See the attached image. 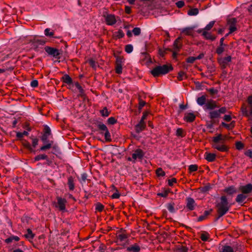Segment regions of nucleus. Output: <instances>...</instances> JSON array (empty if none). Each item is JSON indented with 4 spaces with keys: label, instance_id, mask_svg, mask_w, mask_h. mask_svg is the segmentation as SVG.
<instances>
[{
    "label": "nucleus",
    "instance_id": "nucleus-36",
    "mask_svg": "<svg viewBox=\"0 0 252 252\" xmlns=\"http://www.w3.org/2000/svg\"><path fill=\"white\" fill-rule=\"evenodd\" d=\"M145 124H141L138 123L136 126V131L137 132H140L143 130L145 129Z\"/></svg>",
    "mask_w": 252,
    "mask_h": 252
},
{
    "label": "nucleus",
    "instance_id": "nucleus-24",
    "mask_svg": "<svg viewBox=\"0 0 252 252\" xmlns=\"http://www.w3.org/2000/svg\"><path fill=\"white\" fill-rule=\"evenodd\" d=\"M205 158L209 162H212L215 160L216 155L215 154L206 152Z\"/></svg>",
    "mask_w": 252,
    "mask_h": 252
},
{
    "label": "nucleus",
    "instance_id": "nucleus-30",
    "mask_svg": "<svg viewBox=\"0 0 252 252\" xmlns=\"http://www.w3.org/2000/svg\"><path fill=\"white\" fill-rule=\"evenodd\" d=\"M99 112L101 116L103 117H108L110 113L106 107H104L102 110H100Z\"/></svg>",
    "mask_w": 252,
    "mask_h": 252
},
{
    "label": "nucleus",
    "instance_id": "nucleus-39",
    "mask_svg": "<svg viewBox=\"0 0 252 252\" xmlns=\"http://www.w3.org/2000/svg\"><path fill=\"white\" fill-rule=\"evenodd\" d=\"M170 192V189H164L163 191L161 192L158 193V195L162 197H166L167 196L168 193Z\"/></svg>",
    "mask_w": 252,
    "mask_h": 252
},
{
    "label": "nucleus",
    "instance_id": "nucleus-12",
    "mask_svg": "<svg viewBox=\"0 0 252 252\" xmlns=\"http://www.w3.org/2000/svg\"><path fill=\"white\" fill-rule=\"evenodd\" d=\"M217 108H219V106H218L215 101L212 99H207L205 105L204 106L205 110H213Z\"/></svg>",
    "mask_w": 252,
    "mask_h": 252
},
{
    "label": "nucleus",
    "instance_id": "nucleus-58",
    "mask_svg": "<svg viewBox=\"0 0 252 252\" xmlns=\"http://www.w3.org/2000/svg\"><path fill=\"white\" fill-rule=\"evenodd\" d=\"M223 51H224V48H223V46H220L216 49V53L219 55L221 54Z\"/></svg>",
    "mask_w": 252,
    "mask_h": 252
},
{
    "label": "nucleus",
    "instance_id": "nucleus-2",
    "mask_svg": "<svg viewBox=\"0 0 252 252\" xmlns=\"http://www.w3.org/2000/svg\"><path fill=\"white\" fill-rule=\"evenodd\" d=\"M173 69L171 65L164 64L158 65L154 67L151 71V73L155 77L165 75Z\"/></svg>",
    "mask_w": 252,
    "mask_h": 252
},
{
    "label": "nucleus",
    "instance_id": "nucleus-6",
    "mask_svg": "<svg viewBox=\"0 0 252 252\" xmlns=\"http://www.w3.org/2000/svg\"><path fill=\"white\" fill-rule=\"evenodd\" d=\"M57 202H54L55 207L58 208L60 211L64 212L66 211V204L67 200L65 198H62L61 197H57Z\"/></svg>",
    "mask_w": 252,
    "mask_h": 252
},
{
    "label": "nucleus",
    "instance_id": "nucleus-59",
    "mask_svg": "<svg viewBox=\"0 0 252 252\" xmlns=\"http://www.w3.org/2000/svg\"><path fill=\"white\" fill-rule=\"evenodd\" d=\"M177 183V180L176 178H172L168 180V184L169 186H172L174 183Z\"/></svg>",
    "mask_w": 252,
    "mask_h": 252
},
{
    "label": "nucleus",
    "instance_id": "nucleus-9",
    "mask_svg": "<svg viewBox=\"0 0 252 252\" xmlns=\"http://www.w3.org/2000/svg\"><path fill=\"white\" fill-rule=\"evenodd\" d=\"M103 16L105 18L106 23L108 25L112 26L117 22L116 17L113 14H106V15H104Z\"/></svg>",
    "mask_w": 252,
    "mask_h": 252
},
{
    "label": "nucleus",
    "instance_id": "nucleus-7",
    "mask_svg": "<svg viewBox=\"0 0 252 252\" xmlns=\"http://www.w3.org/2000/svg\"><path fill=\"white\" fill-rule=\"evenodd\" d=\"M237 22L236 18L228 17L227 19V24L229 26V33H232L237 30L236 24Z\"/></svg>",
    "mask_w": 252,
    "mask_h": 252
},
{
    "label": "nucleus",
    "instance_id": "nucleus-38",
    "mask_svg": "<svg viewBox=\"0 0 252 252\" xmlns=\"http://www.w3.org/2000/svg\"><path fill=\"white\" fill-rule=\"evenodd\" d=\"M215 21H211L208 24L206 25V26L205 27V28L201 31H210L214 26L215 24Z\"/></svg>",
    "mask_w": 252,
    "mask_h": 252
},
{
    "label": "nucleus",
    "instance_id": "nucleus-51",
    "mask_svg": "<svg viewBox=\"0 0 252 252\" xmlns=\"http://www.w3.org/2000/svg\"><path fill=\"white\" fill-rule=\"evenodd\" d=\"M108 124L110 125H114L117 123V120L114 117H110L107 120Z\"/></svg>",
    "mask_w": 252,
    "mask_h": 252
},
{
    "label": "nucleus",
    "instance_id": "nucleus-15",
    "mask_svg": "<svg viewBox=\"0 0 252 252\" xmlns=\"http://www.w3.org/2000/svg\"><path fill=\"white\" fill-rule=\"evenodd\" d=\"M45 51L50 55L53 56L55 58H58L60 55L59 50L57 49L50 47H46L45 48Z\"/></svg>",
    "mask_w": 252,
    "mask_h": 252
},
{
    "label": "nucleus",
    "instance_id": "nucleus-3",
    "mask_svg": "<svg viewBox=\"0 0 252 252\" xmlns=\"http://www.w3.org/2000/svg\"><path fill=\"white\" fill-rule=\"evenodd\" d=\"M248 106L243 104L241 108L243 115L247 117L249 120L252 121V95H249L247 98Z\"/></svg>",
    "mask_w": 252,
    "mask_h": 252
},
{
    "label": "nucleus",
    "instance_id": "nucleus-25",
    "mask_svg": "<svg viewBox=\"0 0 252 252\" xmlns=\"http://www.w3.org/2000/svg\"><path fill=\"white\" fill-rule=\"evenodd\" d=\"M224 192L226 193L227 194L232 195L235 193L237 192L236 188L233 186H229L224 189Z\"/></svg>",
    "mask_w": 252,
    "mask_h": 252
},
{
    "label": "nucleus",
    "instance_id": "nucleus-18",
    "mask_svg": "<svg viewBox=\"0 0 252 252\" xmlns=\"http://www.w3.org/2000/svg\"><path fill=\"white\" fill-rule=\"evenodd\" d=\"M195 206L194 200L191 197L187 198V208L190 211L194 210Z\"/></svg>",
    "mask_w": 252,
    "mask_h": 252
},
{
    "label": "nucleus",
    "instance_id": "nucleus-31",
    "mask_svg": "<svg viewBox=\"0 0 252 252\" xmlns=\"http://www.w3.org/2000/svg\"><path fill=\"white\" fill-rule=\"evenodd\" d=\"M53 144V141H51L50 142L47 143L46 145H44L41 146L40 148V150L41 151H44L46 150L49 149L51 148Z\"/></svg>",
    "mask_w": 252,
    "mask_h": 252
},
{
    "label": "nucleus",
    "instance_id": "nucleus-40",
    "mask_svg": "<svg viewBox=\"0 0 252 252\" xmlns=\"http://www.w3.org/2000/svg\"><path fill=\"white\" fill-rule=\"evenodd\" d=\"M222 135L221 134L213 137V143L220 142V141L223 140Z\"/></svg>",
    "mask_w": 252,
    "mask_h": 252
},
{
    "label": "nucleus",
    "instance_id": "nucleus-55",
    "mask_svg": "<svg viewBox=\"0 0 252 252\" xmlns=\"http://www.w3.org/2000/svg\"><path fill=\"white\" fill-rule=\"evenodd\" d=\"M198 169V167L195 164H192L189 166V169L190 172L196 171Z\"/></svg>",
    "mask_w": 252,
    "mask_h": 252
},
{
    "label": "nucleus",
    "instance_id": "nucleus-52",
    "mask_svg": "<svg viewBox=\"0 0 252 252\" xmlns=\"http://www.w3.org/2000/svg\"><path fill=\"white\" fill-rule=\"evenodd\" d=\"M188 249L184 246H181L177 249V252H187Z\"/></svg>",
    "mask_w": 252,
    "mask_h": 252
},
{
    "label": "nucleus",
    "instance_id": "nucleus-44",
    "mask_svg": "<svg viewBox=\"0 0 252 252\" xmlns=\"http://www.w3.org/2000/svg\"><path fill=\"white\" fill-rule=\"evenodd\" d=\"M128 236L126 234H120L117 236V238L120 241L122 242L127 238Z\"/></svg>",
    "mask_w": 252,
    "mask_h": 252
},
{
    "label": "nucleus",
    "instance_id": "nucleus-56",
    "mask_svg": "<svg viewBox=\"0 0 252 252\" xmlns=\"http://www.w3.org/2000/svg\"><path fill=\"white\" fill-rule=\"evenodd\" d=\"M88 63L90 65L94 68H95L96 67V62L93 59H90L88 61Z\"/></svg>",
    "mask_w": 252,
    "mask_h": 252
},
{
    "label": "nucleus",
    "instance_id": "nucleus-32",
    "mask_svg": "<svg viewBox=\"0 0 252 252\" xmlns=\"http://www.w3.org/2000/svg\"><path fill=\"white\" fill-rule=\"evenodd\" d=\"M20 240L19 237L17 236H12L5 240V243L9 244L13 241H18Z\"/></svg>",
    "mask_w": 252,
    "mask_h": 252
},
{
    "label": "nucleus",
    "instance_id": "nucleus-57",
    "mask_svg": "<svg viewBox=\"0 0 252 252\" xmlns=\"http://www.w3.org/2000/svg\"><path fill=\"white\" fill-rule=\"evenodd\" d=\"M125 34L122 30H119L117 32H116V36L118 38H122L124 36Z\"/></svg>",
    "mask_w": 252,
    "mask_h": 252
},
{
    "label": "nucleus",
    "instance_id": "nucleus-29",
    "mask_svg": "<svg viewBox=\"0 0 252 252\" xmlns=\"http://www.w3.org/2000/svg\"><path fill=\"white\" fill-rule=\"evenodd\" d=\"M235 121H232L231 122L230 124H226L224 122H222L221 123V125L225 127L226 128L228 129H232L233 128L234 126H235Z\"/></svg>",
    "mask_w": 252,
    "mask_h": 252
},
{
    "label": "nucleus",
    "instance_id": "nucleus-43",
    "mask_svg": "<svg viewBox=\"0 0 252 252\" xmlns=\"http://www.w3.org/2000/svg\"><path fill=\"white\" fill-rule=\"evenodd\" d=\"M209 234L207 232H205L201 234L200 238L202 241L205 242V241H208V240L209 239Z\"/></svg>",
    "mask_w": 252,
    "mask_h": 252
},
{
    "label": "nucleus",
    "instance_id": "nucleus-26",
    "mask_svg": "<svg viewBox=\"0 0 252 252\" xmlns=\"http://www.w3.org/2000/svg\"><path fill=\"white\" fill-rule=\"evenodd\" d=\"M220 252H234V249L230 246L224 245L222 246Z\"/></svg>",
    "mask_w": 252,
    "mask_h": 252
},
{
    "label": "nucleus",
    "instance_id": "nucleus-46",
    "mask_svg": "<svg viewBox=\"0 0 252 252\" xmlns=\"http://www.w3.org/2000/svg\"><path fill=\"white\" fill-rule=\"evenodd\" d=\"M29 134V133L27 131H24L22 132H18L16 133V136L18 138H21L24 137L25 135H28Z\"/></svg>",
    "mask_w": 252,
    "mask_h": 252
},
{
    "label": "nucleus",
    "instance_id": "nucleus-42",
    "mask_svg": "<svg viewBox=\"0 0 252 252\" xmlns=\"http://www.w3.org/2000/svg\"><path fill=\"white\" fill-rule=\"evenodd\" d=\"M187 77L186 73L184 71H180L178 74V79L180 81L183 80Z\"/></svg>",
    "mask_w": 252,
    "mask_h": 252
},
{
    "label": "nucleus",
    "instance_id": "nucleus-64",
    "mask_svg": "<svg viewBox=\"0 0 252 252\" xmlns=\"http://www.w3.org/2000/svg\"><path fill=\"white\" fill-rule=\"evenodd\" d=\"M176 4L178 8H182L184 6L185 3L183 1L180 0V1H177L176 3Z\"/></svg>",
    "mask_w": 252,
    "mask_h": 252
},
{
    "label": "nucleus",
    "instance_id": "nucleus-4",
    "mask_svg": "<svg viewBox=\"0 0 252 252\" xmlns=\"http://www.w3.org/2000/svg\"><path fill=\"white\" fill-rule=\"evenodd\" d=\"M62 80L63 83L73 88L74 90L78 91L80 93H84L82 86L78 82L73 83L71 78L68 74L64 75L62 77Z\"/></svg>",
    "mask_w": 252,
    "mask_h": 252
},
{
    "label": "nucleus",
    "instance_id": "nucleus-62",
    "mask_svg": "<svg viewBox=\"0 0 252 252\" xmlns=\"http://www.w3.org/2000/svg\"><path fill=\"white\" fill-rule=\"evenodd\" d=\"M87 178V174L86 173H84L81 175V182H85Z\"/></svg>",
    "mask_w": 252,
    "mask_h": 252
},
{
    "label": "nucleus",
    "instance_id": "nucleus-48",
    "mask_svg": "<svg viewBox=\"0 0 252 252\" xmlns=\"http://www.w3.org/2000/svg\"><path fill=\"white\" fill-rule=\"evenodd\" d=\"M145 104H146V102L144 100H143L141 99H140V98H139L138 110L139 111H140L141 110V109L145 106Z\"/></svg>",
    "mask_w": 252,
    "mask_h": 252
},
{
    "label": "nucleus",
    "instance_id": "nucleus-63",
    "mask_svg": "<svg viewBox=\"0 0 252 252\" xmlns=\"http://www.w3.org/2000/svg\"><path fill=\"white\" fill-rule=\"evenodd\" d=\"M223 119L225 121L229 122L231 121L232 118L230 115H225Z\"/></svg>",
    "mask_w": 252,
    "mask_h": 252
},
{
    "label": "nucleus",
    "instance_id": "nucleus-33",
    "mask_svg": "<svg viewBox=\"0 0 252 252\" xmlns=\"http://www.w3.org/2000/svg\"><path fill=\"white\" fill-rule=\"evenodd\" d=\"M44 34L46 36L55 37L54 36V32L49 28H47L44 30Z\"/></svg>",
    "mask_w": 252,
    "mask_h": 252
},
{
    "label": "nucleus",
    "instance_id": "nucleus-50",
    "mask_svg": "<svg viewBox=\"0 0 252 252\" xmlns=\"http://www.w3.org/2000/svg\"><path fill=\"white\" fill-rule=\"evenodd\" d=\"M51 134V129L49 126H46L44 129V134L43 135H46L49 136Z\"/></svg>",
    "mask_w": 252,
    "mask_h": 252
},
{
    "label": "nucleus",
    "instance_id": "nucleus-21",
    "mask_svg": "<svg viewBox=\"0 0 252 252\" xmlns=\"http://www.w3.org/2000/svg\"><path fill=\"white\" fill-rule=\"evenodd\" d=\"M195 119V115L193 113H186L185 114L184 120L189 123L192 122Z\"/></svg>",
    "mask_w": 252,
    "mask_h": 252
},
{
    "label": "nucleus",
    "instance_id": "nucleus-41",
    "mask_svg": "<svg viewBox=\"0 0 252 252\" xmlns=\"http://www.w3.org/2000/svg\"><path fill=\"white\" fill-rule=\"evenodd\" d=\"M166 208L170 213L175 212L174 204L173 203H168L167 204Z\"/></svg>",
    "mask_w": 252,
    "mask_h": 252
},
{
    "label": "nucleus",
    "instance_id": "nucleus-53",
    "mask_svg": "<svg viewBox=\"0 0 252 252\" xmlns=\"http://www.w3.org/2000/svg\"><path fill=\"white\" fill-rule=\"evenodd\" d=\"M132 32L134 35H139L141 33V29L139 28H134L132 30Z\"/></svg>",
    "mask_w": 252,
    "mask_h": 252
},
{
    "label": "nucleus",
    "instance_id": "nucleus-34",
    "mask_svg": "<svg viewBox=\"0 0 252 252\" xmlns=\"http://www.w3.org/2000/svg\"><path fill=\"white\" fill-rule=\"evenodd\" d=\"M48 157L45 154H40L36 156L34 158V161H39L40 160L47 159Z\"/></svg>",
    "mask_w": 252,
    "mask_h": 252
},
{
    "label": "nucleus",
    "instance_id": "nucleus-54",
    "mask_svg": "<svg viewBox=\"0 0 252 252\" xmlns=\"http://www.w3.org/2000/svg\"><path fill=\"white\" fill-rule=\"evenodd\" d=\"M236 148L237 149L240 150L243 148L244 144L240 141H237L235 144Z\"/></svg>",
    "mask_w": 252,
    "mask_h": 252
},
{
    "label": "nucleus",
    "instance_id": "nucleus-47",
    "mask_svg": "<svg viewBox=\"0 0 252 252\" xmlns=\"http://www.w3.org/2000/svg\"><path fill=\"white\" fill-rule=\"evenodd\" d=\"M181 47L180 43V38H178L175 40L174 43V47L176 49H179Z\"/></svg>",
    "mask_w": 252,
    "mask_h": 252
},
{
    "label": "nucleus",
    "instance_id": "nucleus-19",
    "mask_svg": "<svg viewBox=\"0 0 252 252\" xmlns=\"http://www.w3.org/2000/svg\"><path fill=\"white\" fill-rule=\"evenodd\" d=\"M247 195H245L243 193H240L237 195L235 199V201L237 203L240 204H244L245 202V200L248 197Z\"/></svg>",
    "mask_w": 252,
    "mask_h": 252
},
{
    "label": "nucleus",
    "instance_id": "nucleus-1",
    "mask_svg": "<svg viewBox=\"0 0 252 252\" xmlns=\"http://www.w3.org/2000/svg\"><path fill=\"white\" fill-rule=\"evenodd\" d=\"M230 206L231 205L229 204L226 196H221L220 198V202L217 205L218 216L216 220H218L220 218L225 215L228 212Z\"/></svg>",
    "mask_w": 252,
    "mask_h": 252
},
{
    "label": "nucleus",
    "instance_id": "nucleus-28",
    "mask_svg": "<svg viewBox=\"0 0 252 252\" xmlns=\"http://www.w3.org/2000/svg\"><path fill=\"white\" fill-rule=\"evenodd\" d=\"M182 32L187 35H191L193 34V29L192 28H186L182 30Z\"/></svg>",
    "mask_w": 252,
    "mask_h": 252
},
{
    "label": "nucleus",
    "instance_id": "nucleus-22",
    "mask_svg": "<svg viewBox=\"0 0 252 252\" xmlns=\"http://www.w3.org/2000/svg\"><path fill=\"white\" fill-rule=\"evenodd\" d=\"M45 43V41L42 39H34L32 41V45L34 48H37L38 45H43Z\"/></svg>",
    "mask_w": 252,
    "mask_h": 252
},
{
    "label": "nucleus",
    "instance_id": "nucleus-17",
    "mask_svg": "<svg viewBox=\"0 0 252 252\" xmlns=\"http://www.w3.org/2000/svg\"><path fill=\"white\" fill-rule=\"evenodd\" d=\"M202 32V35L205 39L207 40H210L211 41H214L216 39V36L213 35L208 31H198V32Z\"/></svg>",
    "mask_w": 252,
    "mask_h": 252
},
{
    "label": "nucleus",
    "instance_id": "nucleus-49",
    "mask_svg": "<svg viewBox=\"0 0 252 252\" xmlns=\"http://www.w3.org/2000/svg\"><path fill=\"white\" fill-rule=\"evenodd\" d=\"M132 51L133 46L131 44H128L125 46V51L127 53H130Z\"/></svg>",
    "mask_w": 252,
    "mask_h": 252
},
{
    "label": "nucleus",
    "instance_id": "nucleus-16",
    "mask_svg": "<svg viewBox=\"0 0 252 252\" xmlns=\"http://www.w3.org/2000/svg\"><path fill=\"white\" fill-rule=\"evenodd\" d=\"M231 61V57L230 56L219 59V63L223 68H225Z\"/></svg>",
    "mask_w": 252,
    "mask_h": 252
},
{
    "label": "nucleus",
    "instance_id": "nucleus-23",
    "mask_svg": "<svg viewBox=\"0 0 252 252\" xmlns=\"http://www.w3.org/2000/svg\"><path fill=\"white\" fill-rule=\"evenodd\" d=\"M67 185L70 190H73L75 189L74 178L69 176L67 179Z\"/></svg>",
    "mask_w": 252,
    "mask_h": 252
},
{
    "label": "nucleus",
    "instance_id": "nucleus-35",
    "mask_svg": "<svg viewBox=\"0 0 252 252\" xmlns=\"http://www.w3.org/2000/svg\"><path fill=\"white\" fill-rule=\"evenodd\" d=\"M199 13L198 9L197 8H192L189 9L188 12V15L190 16H195L197 15Z\"/></svg>",
    "mask_w": 252,
    "mask_h": 252
},
{
    "label": "nucleus",
    "instance_id": "nucleus-45",
    "mask_svg": "<svg viewBox=\"0 0 252 252\" xmlns=\"http://www.w3.org/2000/svg\"><path fill=\"white\" fill-rule=\"evenodd\" d=\"M156 174L158 176H164L165 175V172L161 168H158L156 170Z\"/></svg>",
    "mask_w": 252,
    "mask_h": 252
},
{
    "label": "nucleus",
    "instance_id": "nucleus-61",
    "mask_svg": "<svg viewBox=\"0 0 252 252\" xmlns=\"http://www.w3.org/2000/svg\"><path fill=\"white\" fill-rule=\"evenodd\" d=\"M104 208V206L100 203H98L96 204L95 209L96 210L101 212Z\"/></svg>",
    "mask_w": 252,
    "mask_h": 252
},
{
    "label": "nucleus",
    "instance_id": "nucleus-5",
    "mask_svg": "<svg viewBox=\"0 0 252 252\" xmlns=\"http://www.w3.org/2000/svg\"><path fill=\"white\" fill-rule=\"evenodd\" d=\"M97 127L100 131L101 134L104 133L105 139L106 141L110 142L111 141V134L105 125L102 122H98L97 124Z\"/></svg>",
    "mask_w": 252,
    "mask_h": 252
},
{
    "label": "nucleus",
    "instance_id": "nucleus-8",
    "mask_svg": "<svg viewBox=\"0 0 252 252\" xmlns=\"http://www.w3.org/2000/svg\"><path fill=\"white\" fill-rule=\"evenodd\" d=\"M226 112V108L222 107L217 110H213L209 112V117L211 119L219 118L221 114H224Z\"/></svg>",
    "mask_w": 252,
    "mask_h": 252
},
{
    "label": "nucleus",
    "instance_id": "nucleus-11",
    "mask_svg": "<svg viewBox=\"0 0 252 252\" xmlns=\"http://www.w3.org/2000/svg\"><path fill=\"white\" fill-rule=\"evenodd\" d=\"M124 60L121 57H117L116 61L115 71L118 74H121L122 72V66Z\"/></svg>",
    "mask_w": 252,
    "mask_h": 252
},
{
    "label": "nucleus",
    "instance_id": "nucleus-13",
    "mask_svg": "<svg viewBox=\"0 0 252 252\" xmlns=\"http://www.w3.org/2000/svg\"><path fill=\"white\" fill-rule=\"evenodd\" d=\"M144 156L143 151L140 149H137L132 154V158L133 159V162H135L137 159H142Z\"/></svg>",
    "mask_w": 252,
    "mask_h": 252
},
{
    "label": "nucleus",
    "instance_id": "nucleus-20",
    "mask_svg": "<svg viewBox=\"0 0 252 252\" xmlns=\"http://www.w3.org/2000/svg\"><path fill=\"white\" fill-rule=\"evenodd\" d=\"M140 250V247L137 243H135L126 248V251L128 252H139Z\"/></svg>",
    "mask_w": 252,
    "mask_h": 252
},
{
    "label": "nucleus",
    "instance_id": "nucleus-37",
    "mask_svg": "<svg viewBox=\"0 0 252 252\" xmlns=\"http://www.w3.org/2000/svg\"><path fill=\"white\" fill-rule=\"evenodd\" d=\"M25 237L28 239H32L34 237V234L32 233V231L30 229H28L27 233L25 234Z\"/></svg>",
    "mask_w": 252,
    "mask_h": 252
},
{
    "label": "nucleus",
    "instance_id": "nucleus-60",
    "mask_svg": "<svg viewBox=\"0 0 252 252\" xmlns=\"http://www.w3.org/2000/svg\"><path fill=\"white\" fill-rule=\"evenodd\" d=\"M120 194L118 192V191L117 190L115 192H114L112 195L111 198L112 199H118L120 197Z\"/></svg>",
    "mask_w": 252,
    "mask_h": 252
},
{
    "label": "nucleus",
    "instance_id": "nucleus-14",
    "mask_svg": "<svg viewBox=\"0 0 252 252\" xmlns=\"http://www.w3.org/2000/svg\"><path fill=\"white\" fill-rule=\"evenodd\" d=\"M239 190L245 195L251 193L252 192V184H248L239 187Z\"/></svg>",
    "mask_w": 252,
    "mask_h": 252
},
{
    "label": "nucleus",
    "instance_id": "nucleus-10",
    "mask_svg": "<svg viewBox=\"0 0 252 252\" xmlns=\"http://www.w3.org/2000/svg\"><path fill=\"white\" fill-rule=\"evenodd\" d=\"M212 147L217 149V150L221 152H224L228 151V147L222 142H218L212 144Z\"/></svg>",
    "mask_w": 252,
    "mask_h": 252
},
{
    "label": "nucleus",
    "instance_id": "nucleus-27",
    "mask_svg": "<svg viewBox=\"0 0 252 252\" xmlns=\"http://www.w3.org/2000/svg\"><path fill=\"white\" fill-rule=\"evenodd\" d=\"M207 99H206L205 95H201V96L198 97L197 99V102L200 106L205 105Z\"/></svg>",
    "mask_w": 252,
    "mask_h": 252
}]
</instances>
